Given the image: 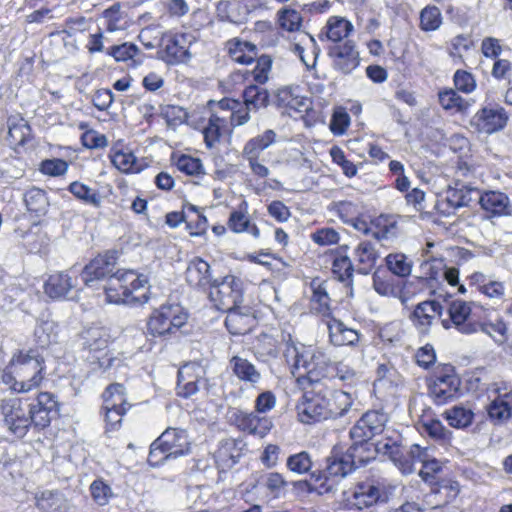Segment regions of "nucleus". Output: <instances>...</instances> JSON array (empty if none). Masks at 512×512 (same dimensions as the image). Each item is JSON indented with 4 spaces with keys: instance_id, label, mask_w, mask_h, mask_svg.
<instances>
[{
    "instance_id": "obj_1",
    "label": "nucleus",
    "mask_w": 512,
    "mask_h": 512,
    "mask_svg": "<svg viewBox=\"0 0 512 512\" xmlns=\"http://www.w3.org/2000/svg\"><path fill=\"white\" fill-rule=\"evenodd\" d=\"M287 363L294 370H303L311 383L330 378L332 375L333 360L331 356L321 348H311L304 345H287L284 351Z\"/></svg>"
},
{
    "instance_id": "obj_2",
    "label": "nucleus",
    "mask_w": 512,
    "mask_h": 512,
    "mask_svg": "<svg viewBox=\"0 0 512 512\" xmlns=\"http://www.w3.org/2000/svg\"><path fill=\"white\" fill-rule=\"evenodd\" d=\"M10 369L15 374L12 389L16 392H28L41 384L44 361L34 351L20 352L12 358Z\"/></svg>"
},
{
    "instance_id": "obj_3",
    "label": "nucleus",
    "mask_w": 512,
    "mask_h": 512,
    "mask_svg": "<svg viewBox=\"0 0 512 512\" xmlns=\"http://www.w3.org/2000/svg\"><path fill=\"white\" fill-rule=\"evenodd\" d=\"M387 499L386 485L383 480L367 478L357 482L344 494V506L349 511L372 512L375 506Z\"/></svg>"
},
{
    "instance_id": "obj_4",
    "label": "nucleus",
    "mask_w": 512,
    "mask_h": 512,
    "mask_svg": "<svg viewBox=\"0 0 512 512\" xmlns=\"http://www.w3.org/2000/svg\"><path fill=\"white\" fill-rule=\"evenodd\" d=\"M190 443L185 430L167 428L150 446L148 463L157 467L164 461L186 455Z\"/></svg>"
},
{
    "instance_id": "obj_5",
    "label": "nucleus",
    "mask_w": 512,
    "mask_h": 512,
    "mask_svg": "<svg viewBox=\"0 0 512 512\" xmlns=\"http://www.w3.org/2000/svg\"><path fill=\"white\" fill-rule=\"evenodd\" d=\"M85 359L94 371L106 370L112 366L114 358L109 355V336L103 328H90L82 334Z\"/></svg>"
},
{
    "instance_id": "obj_6",
    "label": "nucleus",
    "mask_w": 512,
    "mask_h": 512,
    "mask_svg": "<svg viewBox=\"0 0 512 512\" xmlns=\"http://www.w3.org/2000/svg\"><path fill=\"white\" fill-rule=\"evenodd\" d=\"M187 314L179 305H162L149 317L147 332L153 337H166L186 324Z\"/></svg>"
},
{
    "instance_id": "obj_7",
    "label": "nucleus",
    "mask_w": 512,
    "mask_h": 512,
    "mask_svg": "<svg viewBox=\"0 0 512 512\" xmlns=\"http://www.w3.org/2000/svg\"><path fill=\"white\" fill-rule=\"evenodd\" d=\"M209 298L219 310L239 308L243 302L242 281L233 275H227L220 281L214 279L209 288Z\"/></svg>"
},
{
    "instance_id": "obj_8",
    "label": "nucleus",
    "mask_w": 512,
    "mask_h": 512,
    "mask_svg": "<svg viewBox=\"0 0 512 512\" xmlns=\"http://www.w3.org/2000/svg\"><path fill=\"white\" fill-rule=\"evenodd\" d=\"M460 379L451 365L437 369L430 378L428 395L436 405H444L454 400L460 389Z\"/></svg>"
},
{
    "instance_id": "obj_9",
    "label": "nucleus",
    "mask_w": 512,
    "mask_h": 512,
    "mask_svg": "<svg viewBox=\"0 0 512 512\" xmlns=\"http://www.w3.org/2000/svg\"><path fill=\"white\" fill-rule=\"evenodd\" d=\"M475 307L473 302H465L460 299L451 301L447 307L448 317L441 319L443 328H455L462 334L477 332L482 325L473 311Z\"/></svg>"
},
{
    "instance_id": "obj_10",
    "label": "nucleus",
    "mask_w": 512,
    "mask_h": 512,
    "mask_svg": "<svg viewBox=\"0 0 512 512\" xmlns=\"http://www.w3.org/2000/svg\"><path fill=\"white\" fill-rule=\"evenodd\" d=\"M353 460L346 452H340L333 449L330 456L326 459V467L323 471L311 474V478L315 482H321L319 487L310 488V490H318L319 493L330 492L333 490V484L330 483L332 478H344L354 471Z\"/></svg>"
},
{
    "instance_id": "obj_11",
    "label": "nucleus",
    "mask_w": 512,
    "mask_h": 512,
    "mask_svg": "<svg viewBox=\"0 0 512 512\" xmlns=\"http://www.w3.org/2000/svg\"><path fill=\"white\" fill-rule=\"evenodd\" d=\"M104 404L102 410L105 414L107 430H116L120 427L122 418L130 408L125 397V388L122 384L114 383L103 392Z\"/></svg>"
},
{
    "instance_id": "obj_12",
    "label": "nucleus",
    "mask_w": 512,
    "mask_h": 512,
    "mask_svg": "<svg viewBox=\"0 0 512 512\" xmlns=\"http://www.w3.org/2000/svg\"><path fill=\"white\" fill-rule=\"evenodd\" d=\"M326 404L325 386L319 385L306 391L296 406L299 420L305 424L327 420Z\"/></svg>"
},
{
    "instance_id": "obj_13",
    "label": "nucleus",
    "mask_w": 512,
    "mask_h": 512,
    "mask_svg": "<svg viewBox=\"0 0 512 512\" xmlns=\"http://www.w3.org/2000/svg\"><path fill=\"white\" fill-rule=\"evenodd\" d=\"M388 230L373 232V239L361 240L353 251L356 272L368 275L380 258V241L387 237Z\"/></svg>"
},
{
    "instance_id": "obj_14",
    "label": "nucleus",
    "mask_w": 512,
    "mask_h": 512,
    "mask_svg": "<svg viewBox=\"0 0 512 512\" xmlns=\"http://www.w3.org/2000/svg\"><path fill=\"white\" fill-rule=\"evenodd\" d=\"M116 271V259L111 253L98 255L84 266L80 273L84 285L92 289H101L102 284Z\"/></svg>"
},
{
    "instance_id": "obj_15",
    "label": "nucleus",
    "mask_w": 512,
    "mask_h": 512,
    "mask_svg": "<svg viewBox=\"0 0 512 512\" xmlns=\"http://www.w3.org/2000/svg\"><path fill=\"white\" fill-rule=\"evenodd\" d=\"M1 414L4 426L17 438H23L30 426L28 411L22 407L18 399L3 400Z\"/></svg>"
},
{
    "instance_id": "obj_16",
    "label": "nucleus",
    "mask_w": 512,
    "mask_h": 512,
    "mask_svg": "<svg viewBox=\"0 0 512 512\" xmlns=\"http://www.w3.org/2000/svg\"><path fill=\"white\" fill-rule=\"evenodd\" d=\"M489 392L494 394L487 408L489 418L497 424L506 422L512 416V385L494 383Z\"/></svg>"
},
{
    "instance_id": "obj_17",
    "label": "nucleus",
    "mask_w": 512,
    "mask_h": 512,
    "mask_svg": "<svg viewBox=\"0 0 512 512\" xmlns=\"http://www.w3.org/2000/svg\"><path fill=\"white\" fill-rule=\"evenodd\" d=\"M327 54L333 69L342 74L352 73L360 63L359 52L352 40L329 46Z\"/></svg>"
},
{
    "instance_id": "obj_18",
    "label": "nucleus",
    "mask_w": 512,
    "mask_h": 512,
    "mask_svg": "<svg viewBox=\"0 0 512 512\" xmlns=\"http://www.w3.org/2000/svg\"><path fill=\"white\" fill-rule=\"evenodd\" d=\"M192 35L186 33H169L163 38L162 60L168 65L185 63L191 58L189 47Z\"/></svg>"
},
{
    "instance_id": "obj_19",
    "label": "nucleus",
    "mask_w": 512,
    "mask_h": 512,
    "mask_svg": "<svg viewBox=\"0 0 512 512\" xmlns=\"http://www.w3.org/2000/svg\"><path fill=\"white\" fill-rule=\"evenodd\" d=\"M229 418L241 431L260 438L265 437L273 426L269 418L260 417L255 412H248L239 408L231 409Z\"/></svg>"
},
{
    "instance_id": "obj_20",
    "label": "nucleus",
    "mask_w": 512,
    "mask_h": 512,
    "mask_svg": "<svg viewBox=\"0 0 512 512\" xmlns=\"http://www.w3.org/2000/svg\"><path fill=\"white\" fill-rule=\"evenodd\" d=\"M387 416L379 411L366 412L351 428V439L370 440L383 432Z\"/></svg>"
},
{
    "instance_id": "obj_21",
    "label": "nucleus",
    "mask_w": 512,
    "mask_h": 512,
    "mask_svg": "<svg viewBox=\"0 0 512 512\" xmlns=\"http://www.w3.org/2000/svg\"><path fill=\"white\" fill-rule=\"evenodd\" d=\"M509 116L503 107L487 105L474 116L479 131L491 134L502 130L508 122Z\"/></svg>"
},
{
    "instance_id": "obj_22",
    "label": "nucleus",
    "mask_w": 512,
    "mask_h": 512,
    "mask_svg": "<svg viewBox=\"0 0 512 512\" xmlns=\"http://www.w3.org/2000/svg\"><path fill=\"white\" fill-rule=\"evenodd\" d=\"M126 279V270L117 269L110 275L106 283L102 284L101 289H103L108 303L125 305L131 303L133 298H127L129 293Z\"/></svg>"
},
{
    "instance_id": "obj_23",
    "label": "nucleus",
    "mask_w": 512,
    "mask_h": 512,
    "mask_svg": "<svg viewBox=\"0 0 512 512\" xmlns=\"http://www.w3.org/2000/svg\"><path fill=\"white\" fill-rule=\"evenodd\" d=\"M443 306L435 300L423 301L416 305L412 320L421 333H428L434 320L443 319Z\"/></svg>"
},
{
    "instance_id": "obj_24",
    "label": "nucleus",
    "mask_w": 512,
    "mask_h": 512,
    "mask_svg": "<svg viewBox=\"0 0 512 512\" xmlns=\"http://www.w3.org/2000/svg\"><path fill=\"white\" fill-rule=\"evenodd\" d=\"M481 208L488 213V217L508 216L512 213L511 203L505 193L499 191H486L477 196Z\"/></svg>"
},
{
    "instance_id": "obj_25",
    "label": "nucleus",
    "mask_w": 512,
    "mask_h": 512,
    "mask_svg": "<svg viewBox=\"0 0 512 512\" xmlns=\"http://www.w3.org/2000/svg\"><path fill=\"white\" fill-rule=\"evenodd\" d=\"M126 277L129 293L127 298H133L131 303H126V305L137 306L148 303L151 296L148 276L134 270H126Z\"/></svg>"
},
{
    "instance_id": "obj_26",
    "label": "nucleus",
    "mask_w": 512,
    "mask_h": 512,
    "mask_svg": "<svg viewBox=\"0 0 512 512\" xmlns=\"http://www.w3.org/2000/svg\"><path fill=\"white\" fill-rule=\"evenodd\" d=\"M77 284V276H72L69 272H57L46 280L44 290L50 298L62 299L67 298Z\"/></svg>"
},
{
    "instance_id": "obj_27",
    "label": "nucleus",
    "mask_w": 512,
    "mask_h": 512,
    "mask_svg": "<svg viewBox=\"0 0 512 512\" xmlns=\"http://www.w3.org/2000/svg\"><path fill=\"white\" fill-rule=\"evenodd\" d=\"M242 446L241 440L227 438L220 441L214 454L218 468L225 471L237 464L242 456Z\"/></svg>"
},
{
    "instance_id": "obj_28",
    "label": "nucleus",
    "mask_w": 512,
    "mask_h": 512,
    "mask_svg": "<svg viewBox=\"0 0 512 512\" xmlns=\"http://www.w3.org/2000/svg\"><path fill=\"white\" fill-rule=\"evenodd\" d=\"M327 419H336L346 415L352 408L354 399L350 393L325 387Z\"/></svg>"
},
{
    "instance_id": "obj_29",
    "label": "nucleus",
    "mask_w": 512,
    "mask_h": 512,
    "mask_svg": "<svg viewBox=\"0 0 512 512\" xmlns=\"http://www.w3.org/2000/svg\"><path fill=\"white\" fill-rule=\"evenodd\" d=\"M348 245H341L340 247L331 251L332 257V273L340 282L350 285L356 266H354L350 257L348 256Z\"/></svg>"
},
{
    "instance_id": "obj_30",
    "label": "nucleus",
    "mask_w": 512,
    "mask_h": 512,
    "mask_svg": "<svg viewBox=\"0 0 512 512\" xmlns=\"http://www.w3.org/2000/svg\"><path fill=\"white\" fill-rule=\"evenodd\" d=\"M329 341L334 346H354L360 339V333L348 327L343 321L334 317L326 321Z\"/></svg>"
},
{
    "instance_id": "obj_31",
    "label": "nucleus",
    "mask_w": 512,
    "mask_h": 512,
    "mask_svg": "<svg viewBox=\"0 0 512 512\" xmlns=\"http://www.w3.org/2000/svg\"><path fill=\"white\" fill-rule=\"evenodd\" d=\"M187 283L196 288L207 290L213 283L210 272V265L199 257L193 258L185 272Z\"/></svg>"
},
{
    "instance_id": "obj_32",
    "label": "nucleus",
    "mask_w": 512,
    "mask_h": 512,
    "mask_svg": "<svg viewBox=\"0 0 512 512\" xmlns=\"http://www.w3.org/2000/svg\"><path fill=\"white\" fill-rule=\"evenodd\" d=\"M229 368L240 381L256 387L262 380L261 372L246 358L235 355L229 360Z\"/></svg>"
},
{
    "instance_id": "obj_33",
    "label": "nucleus",
    "mask_w": 512,
    "mask_h": 512,
    "mask_svg": "<svg viewBox=\"0 0 512 512\" xmlns=\"http://www.w3.org/2000/svg\"><path fill=\"white\" fill-rule=\"evenodd\" d=\"M479 190L462 183L449 186L446 191V202L452 208L468 206L472 201H477Z\"/></svg>"
},
{
    "instance_id": "obj_34",
    "label": "nucleus",
    "mask_w": 512,
    "mask_h": 512,
    "mask_svg": "<svg viewBox=\"0 0 512 512\" xmlns=\"http://www.w3.org/2000/svg\"><path fill=\"white\" fill-rule=\"evenodd\" d=\"M227 49L231 59L242 65L251 64L258 56L255 44L237 38L227 42Z\"/></svg>"
},
{
    "instance_id": "obj_35",
    "label": "nucleus",
    "mask_w": 512,
    "mask_h": 512,
    "mask_svg": "<svg viewBox=\"0 0 512 512\" xmlns=\"http://www.w3.org/2000/svg\"><path fill=\"white\" fill-rule=\"evenodd\" d=\"M252 352L258 361L270 363L278 357V341L272 335L262 333L253 343Z\"/></svg>"
},
{
    "instance_id": "obj_36",
    "label": "nucleus",
    "mask_w": 512,
    "mask_h": 512,
    "mask_svg": "<svg viewBox=\"0 0 512 512\" xmlns=\"http://www.w3.org/2000/svg\"><path fill=\"white\" fill-rule=\"evenodd\" d=\"M36 507L42 512H58L66 508L67 500L58 490H43L35 494Z\"/></svg>"
},
{
    "instance_id": "obj_37",
    "label": "nucleus",
    "mask_w": 512,
    "mask_h": 512,
    "mask_svg": "<svg viewBox=\"0 0 512 512\" xmlns=\"http://www.w3.org/2000/svg\"><path fill=\"white\" fill-rule=\"evenodd\" d=\"M23 200L29 212L36 216H44L48 212L50 202L45 190L31 187L23 195Z\"/></svg>"
},
{
    "instance_id": "obj_38",
    "label": "nucleus",
    "mask_w": 512,
    "mask_h": 512,
    "mask_svg": "<svg viewBox=\"0 0 512 512\" xmlns=\"http://www.w3.org/2000/svg\"><path fill=\"white\" fill-rule=\"evenodd\" d=\"M353 444L347 449L346 453L353 460L354 469L365 466L375 458L373 443L369 440L352 439Z\"/></svg>"
},
{
    "instance_id": "obj_39",
    "label": "nucleus",
    "mask_w": 512,
    "mask_h": 512,
    "mask_svg": "<svg viewBox=\"0 0 512 512\" xmlns=\"http://www.w3.org/2000/svg\"><path fill=\"white\" fill-rule=\"evenodd\" d=\"M324 29L326 38L334 44H338L343 43L342 40L350 35L353 25L343 17L332 16L328 19Z\"/></svg>"
},
{
    "instance_id": "obj_40",
    "label": "nucleus",
    "mask_w": 512,
    "mask_h": 512,
    "mask_svg": "<svg viewBox=\"0 0 512 512\" xmlns=\"http://www.w3.org/2000/svg\"><path fill=\"white\" fill-rule=\"evenodd\" d=\"M312 290L311 307L317 313L328 315L330 311V297L327 292L326 282L313 279L310 283Z\"/></svg>"
},
{
    "instance_id": "obj_41",
    "label": "nucleus",
    "mask_w": 512,
    "mask_h": 512,
    "mask_svg": "<svg viewBox=\"0 0 512 512\" xmlns=\"http://www.w3.org/2000/svg\"><path fill=\"white\" fill-rule=\"evenodd\" d=\"M275 138L276 133L269 129L266 130L262 135L250 139L243 148V157L245 159L259 158L261 152H263L275 142Z\"/></svg>"
},
{
    "instance_id": "obj_42",
    "label": "nucleus",
    "mask_w": 512,
    "mask_h": 512,
    "mask_svg": "<svg viewBox=\"0 0 512 512\" xmlns=\"http://www.w3.org/2000/svg\"><path fill=\"white\" fill-rule=\"evenodd\" d=\"M244 105L248 110L258 111L269 104V92L267 89L249 85L243 91Z\"/></svg>"
},
{
    "instance_id": "obj_43",
    "label": "nucleus",
    "mask_w": 512,
    "mask_h": 512,
    "mask_svg": "<svg viewBox=\"0 0 512 512\" xmlns=\"http://www.w3.org/2000/svg\"><path fill=\"white\" fill-rule=\"evenodd\" d=\"M373 449L375 451V455L377 453L388 455L389 458L399 466L403 473L412 472V464L407 459L402 460L400 448L395 442L379 441L376 444H373Z\"/></svg>"
},
{
    "instance_id": "obj_44",
    "label": "nucleus",
    "mask_w": 512,
    "mask_h": 512,
    "mask_svg": "<svg viewBox=\"0 0 512 512\" xmlns=\"http://www.w3.org/2000/svg\"><path fill=\"white\" fill-rule=\"evenodd\" d=\"M225 326L232 335H244L251 330L254 318L239 313L236 309L227 311Z\"/></svg>"
},
{
    "instance_id": "obj_45",
    "label": "nucleus",
    "mask_w": 512,
    "mask_h": 512,
    "mask_svg": "<svg viewBox=\"0 0 512 512\" xmlns=\"http://www.w3.org/2000/svg\"><path fill=\"white\" fill-rule=\"evenodd\" d=\"M443 417L448 424L456 429H464L470 426L474 419V413L471 409L463 406H454L443 413Z\"/></svg>"
},
{
    "instance_id": "obj_46",
    "label": "nucleus",
    "mask_w": 512,
    "mask_h": 512,
    "mask_svg": "<svg viewBox=\"0 0 512 512\" xmlns=\"http://www.w3.org/2000/svg\"><path fill=\"white\" fill-rule=\"evenodd\" d=\"M228 227L235 233L247 232L255 238H259L260 230L255 224H251L248 216L242 210H235L231 212Z\"/></svg>"
},
{
    "instance_id": "obj_47",
    "label": "nucleus",
    "mask_w": 512,
    "mask_h": 512,
    "mask_svg": "<svg viewBox=\"0 0 512 512\" xmlns=\"http://www.w3.org/2000/svg\"><path fill=\"white\" fill-rule=\"evenodd\" d=\"M68 190L77 199L81 200L82 202H84L87 205H91L95 208H98L101 205V196H100L99 192L81 182H78V181L72 182L69 185Z\"/></svg>"
},
{
    "instance_id": "obj_48",
    "label": "nucleus",
    "mask_w": 512,
    "mask_h": 512,
    "mask_svg": "<svg viewBox=\"0 0 512 512\" xmlns=\"http://www.w3.org/2000/svg\"><path fill=\"white\" fill-rule=\"evenodd\" d=\"M57 326L51 320H42L37 323L34 336L36 343L42 347H48L57 340Z\"/></svg>"
},
{
    "instance_id": "obj_49",
    "label": "nucleus",
    "mask_w": 512,
    "mask_h": 512,
    "mask_svg": "<svg viewBox=\"0 0 512 512\" xmlns=\"http://www.w3.org/2000/svg\"><path fill=\"white\" fill-rule=\"evenodd\" d=\"M225 122V119L217 114L210 116L207 126L203 129L204 141L209 149L214 148L219 143L221 130L225 126Z\"/></svg>"
},
{
    "instance_id": "obj_50",
    "label": "nucleus",
    "mask_w": 512,
    "mask_h": 512,
    "mask_svg": "<svg viewBox=\"0 0 512 512\" xmlns=\"http://www.w3.org/2000/svg\"><path fill=\"white\" fill-rule=\"evenodd\" d=\"M205 375V368L197 362L186 363L178 370V378L204 387L207 384Z\"/></svg>"
},
{
    "instance_id": "obj_51",
    "label": "nucleus",
    "mask_w": 512,
    "mask_h": 512,
    "mask_svg": "<svg viewBox=\"0 0 512 512\" xmlns=\"http://www.w3.org/2000/svg\"><path fill=\"white\" fill-rule=\"evenodd\" d=\"M387 268L391 273L399 277H407L412 271V262L405 254H389L386 258Z\"/></svg>"
},
{
    "instance_id": "obj_52",
    "label": "nucleus",
    "mask_w": 512,
    "mask_h": 512,
    "mask_svg": "<svg viewBox=\"0 0 512 512\" xmlns=\"http://www.w3.org/2000/svg\"><path fill=\"white\" fill-rule=\"evenodd\" d=\"M239 9L240 4L236 1H220L216 6L217 17L220 21L239 24L242 22Z\"/></svg>"
},
{
    "instance_id": "obj_53",
    "label": "nucleus",
    "mask_w": 512,
    "mask_h": 512,
    "mask_svg": "<svg viewBox=\"0 0 512 512\" xmlns=\"http://www.w3.org/2000/svg\"><path fill=\"white\" fill-rule=\"evenodd\" d=\"M90 493L93 500L101 506L108 504L114 497V493L110 485L101 478H98L91 483Z\"/></svg>"
},
{
    "instance_id": "obj_54",
    "label": "nucleus",
    "mask_w": 512,
    "mask_h": 512,
    "mask_svg": "<svg viewBox=\"0 0 512 512\" xmlns=\"http://www.w3.org/2000/svg\"><path fill=\"white\" fill-rule=\"evenodd\" d=\"M286 466L289 471L296 474H304L310 471L312 459L306 451L290 455L286 460Z\"/></svg>"
},
{
    "instance_id": "obj_55",
    "label": "nucleus",
    "mask_w": 512,
    "mask_h": 512,
    "mask_svg": "<svg viewBox=\"0 0 512 512\" xmlns=\"http://www.w3.org/2000/svg\"><path fill=\"white\" fill-rule=\"evenodd\" d=\"M442 23L441 12L436 6L425 7L420 14V26L424 31H434Z\"/></svg>"
},
{
    "instance_id": "obj_56",
    "label": "nucleus",
    "mask_w": 512,
    "mask_h": 512,
    "mask_svg": "<svg viewBox=\"0 0 512 512\" xmlns=\"http://www.w3.org/2000/svg\"><path fill=\"white\" fill-rule=\"evenodd\" d=\"M68 162L59 159V158H53V159H45L40 163L39 170L41 173L47 176L51 177H59L66 174L68 171Z\"/></svg>"
},
{
    "instance_id": "obj_57",
    "label": "nucleus",
    "mask_w": 512,
    "mask_h": 512,
    "mask_svg": "<svg viewBox=\"0 0 512 512\" xmlns=\"http://www.w3.org/2000/svg\"><path fill=\"white\" fill-rule=\"evenodd\" d=\"M422 428L431 438L438 441H448L451 437V432L438 419L423 421Z\"/></svg>"
},
{
    "instance_id": "obj_58",
    "label": "nucleus",
    "mask_w": 512,
    "mask_h": 512,
    "mask_svg": "<svg viewBox=\"0 0 512 512\" xmlns=\"http://www.w3.org/2000/svg\"><path fill=\"white\" fill-rule=\"evenodd\" d=\"M176 166L179 171L187 175L197 176L204 174L201 160L189 155H181L176 161Z\"/></svg>"
},
{
    "instance_id": "obj_59",
    "label": "nucleus",
    "mask_w": 512,
    "mask_h": 512,
    "mask_svg": "<svg viewBox=\"0 0 512 512\" xmlns=\"http://www.w3.org/2000/svg\"><path fill=\"white\" fill-rule=\"evenodd\" d=\"M256 60V66L252 71L253 79L259 84H264L269 79L273 61L269 55L257 56Z\"/></svg>"
},
{
    "instance_id": "obj_60",
    "label": "nucleus",
    "mask_w": 512,
    "mask_h": 512,
    "mask_svg": "<svg viewBox=\"0 0 512 512\" xmlns=\"http://www.w3.org/2000/svg\"><path fill=\"white\" fill-rule=\"evenodd\" d=\"M350 125V116L344 108L334 110L329 128L334 135H342Z\"/></svg>"
},
{
    "instance_id": "obj_61",
    "label": "nucleus",
    "mask_w": 512,
    "mask_h": 512,
    "mask_svg": "<svg viewBox=\"0 0 512 512\" xmlns=\"http://www.w3.org/2000/svg\"><path fill=\"white\" fill-rule=\"evenodd\" d=\"M439 103L446 110L457 109L461 111L466 108V101L452 89L439 93Z\"/></svg>"
},
{
    "instance_id": "obj_62",
    "label": "nucleus",
    "mask_w": 512,
    "mask_h": 512,
    "mask_svg": "<svg viewBox=\"0 0 512 512\" xmlns=\"http://www.w3.org/2000/svg\"><path fill=\"white\" fill-rule=\"evenodd\" d=\"M311 240L320 246L334 245L339 242L340 234L334 228L323 227L311 234Z\"/></svg>"
},
{
    "instance_id": "obj_63",
    "label": "nucleus",
    "mask_w": 512,
    "mask_h": 512,
    "mask_svg": "<svg viewBox=\"0 0 512 512\" xmlns=\"http://www.w3.org/2000/svg\"><path fill=\"white\" fill-rule=\"evenodd\" d=\"M113 165L122 172L137 171L136 157L131 152L117 151L112 156Z\"/></svg>"
},
{
    "instance_id": "obj_64",
    "label": "nucleus",
    "mask_w": 512,
    "mask_h": 512,
    "mask_svg": "<svg viewBox=\"0 0 512 512\" xmlns=\"http://www.w3.org/2000/svg\"><path fill=\"white\" fill-rule=\"evenodd\" d=\"M264 485L274 497H279L283 494L287 481L283 475L278 472L268 473L264 478Z\"/></svg>"
}]
</instances>
